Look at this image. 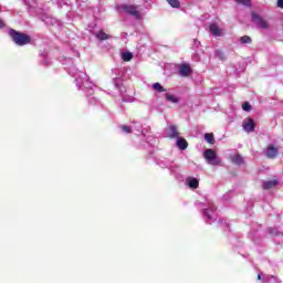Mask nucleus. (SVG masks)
Instances as JSON below:
<instances>
[{
    "label": "nucleus",
    "instance_id": "obj_1",
    "mask_svg": "<svg viewBox=\"0 0 283 283\" xmlns=\"http://www.w3.org/2000/svg\"><path fill=\"white\" fill-rule=\"evenodd\" d=\"M9 36L12 39L15 45H20L21 48H23V45H30V43H32V38H30V35L21 33L14 29L9 30Z\"/></svg>",
    "mask_w": 283,
    "mask_h": 283
},
{
    "label": "nucleus",
    "instance_id": "obj_2",
    "mask_svg": "<svg viewBox=\"0 0 283 283\" xmlns=\"http://www.w3.org/2000/svg\"><path fill=\"white\" fill-rule=\"evenodd\" d=\"M203 158L207 160L209 165H220V160L218 159L216 150L211 148L205 150Z\"/></svg>",
    "mask_w": 283,
    "mask_h": 283
},
{
    "label": "nucleus",
    "instance_id": "obj_3",
    "mask_svg": "<svg viewBox=\"0 0 283 283\" xmlns=\"http://www.w3.org/2000/svg\"><path fill=\"white\" fill-rule=\"evenodd\" d=\"M252 21L262 30H269V22L264 20L260 14L252 12Z\"/></svg>",
    "mask_w": 283,
    "mask_h": 283
},
{
    "label": "nucleus",
    "instance_id": "obj_4",
    "mask_svg": "<svg viewBox=\"0 0 283 283\" xmlns=\"http://www.w3.org/2000/svg\"><path fill=\"white\" fill-rule=\"evenodd\" d=\"M124 12L130 14V17H135V19L140 20V12L138 11V7L133 4L123 6Z\"/></svg>",
    "mask_w": 283,
    "mask_h": 283
},
{
    "label": "nucleus",
    "instance_id": "obj_5",
    "mask_svg": "<svg viewBox=\"0 0 283 283\" xmlns=\"http://www.w3.org/2000/svg\"><path fill=\"white\" fill-rule=\"evenodd\" d=\"M242 127L247 134H251L255 132V120H253L251 117H248L243 120Z\"/></svg>",
    "mask_w": 283,
    "mask_h": 283
},
{
    "label": "nucleus",
    "instance_id": "obj_6",
    "mask_svg": "<svg viewBox=\"0 0 283 283\" xmlns=\"http://www.w3.org/2000/svg\"><path fill=\"white\" fill-rule=\"evenodd\" d=\"M277 154H280V149L277 147H275L274 145L268 146L266 153H265L266 158H269L270 160H273L277 158Z\"/></svg>",
    "mask_w": 283,
    "mask_h": 283
},
{
    "label": "nucleus",
    "instance_id": "obj_7",
    "mask_svg": "<svg viewBox=\"0 0 283 283\" xmlns=\"http://www.w3.org/2000/svg\"><path fill=\"white\" fill-rule=\"evenodd\" d=\"M191 65L187 64V63H184V64H180L179 66V74L180 76H191Z\"/></svg>",
    "mask_w": 283,
    "mask_h": 283
},
{
    "label": "nucleus",
    "instance_id": "obj_8",
    "mask_svg": "<svg viewBox=\"0 0 283 283\" xmlns=\"http://www.w3.org/2000/svg\"><path fill=\"white\" fill-rule=\"evenodd\" d=\"M180 136V133L178 132V127L175 125H170L168 128V137L170 138H178Z\"/></svg>",
    "mask_w": 283,
    "mask_h": 283
},
{
    "label": "nucleus",
    "instance_id": "obj_9",
    "mask_svg": "<svg viewBox=\"0 0 283 283\" xmlns=\"http://www.w3.org/2000/svg\"><path fill=\"white\" fill-rule=\"evenodd\" d=\"M277 185H280V181H277V179L268 180L263 182V189H273V187H277Z\"/></svg>",
    "mask_w": 283,
    "mask_h": 283
},
{
    "label": "nucleus",
    "instance_id": "obj_10",
    "mask_svg": "<svg viewBox=\"0 0 283 283\" xmlns=\"http://www.w3.org/2000/svg\"><path fill=\"white\" fill-rule=\"evenodd\" d=\"M177 147L179 149H181L182 151H185V149H187V147H189V143L187 142V139L179 137L177 139Z\"/></svg>",
    "mask_w": 283,
    "mask_h": 283
},
{
    "label": "nucleus",
    "instance_id": "obj_11",
    "mask_svg": "<svg viewBox=\"0 0 283 283\" xmlns=\"http://www.w3.org/2000/svg\"><path fill=\"white\" fill-rule=\"evenodd\" d=\"M210 32L213 36H222V31L218 27V24H210Z\"/></svg>",
    "mask_w": 283,
    "mask_h": 283
},
{
    "label": "nucleus",
    "instance_id": "obj_12",
    "mask_svg": "<svg viewBox=\"0 0 283 283\" xmlns=\"http://www.w3.org/2000/svg\"><path fill=\"white\" fill-rule=\"evenodd\" d=\"M187 181H188V187H190V189H198L200 185V181H198V179L193 177H189Z\"/></svg>",
    "mask_w": 283,
    "mask_h": 283
},
{
    "label": "nucleus",
    "instance_id": "obj_13",
    "mask_svg": "<svg viewBox=\"0 0 283 283\" xmlns=\"http://www.w3.org/2000/svg\"><path fill=\"white\" fill-rule=\"evenodd\" d=\"M165 98H166V101H168L169 103H175V104L180 103V99H179L176 95H171V94H169V93H166V94H165Z\"/></svg>",
    "mask_w": 283,
    "mask_h": 283
},
{
    "label": "nucleus",
    "instance_id": "obj_14",
    "mask_svg": "<svg viewBox=\"0 0 283 283\" xmlns=\"http://www.w3.org/2000/svg\"><path fill=\"white\" fill-rule=\"evenodd\" d=\"M205 140L209 143V145H216V137H213V133L205 134Z\"/></svg>",
    "mask_w": 283,
    "mask_h": 283
},
{
    "label": "nucleus",
    "instance_id": "obj_15",
    "mask_svg": "<svg viewBox=\"0 0 283 283\" xmlns=\"http://www.w3.org/2000/svg\"><path fill=\"white\" fill-rule=\"evenodd\" d=\"M231 160L233 165H244V158H242V155H235Z\"/></svg>",
    "mask_w": 283,
    "mask_h": 283
},
{
    "label": "nucleus",
    "instance_id": "obj_16",
    "mask_svg": "<svg viewBox=\"0 0 283 283\" xmlns=\"http://www.w3.org/2000/svg\"><path fill=\"white\" fill-rule=\"evenodd\" d=\"M214 54L220 61H227V55L224 54V51L218 49L214 51Z\"/></svg>",
    "mask_w": 283,
    "mask_h": 283
},
{
    "label": "nucleus",
    "instance_id": "obj_17",
    "mask_svg": "<svg viewBox=\"0 0 283 283\" xmlns=\"http://www.w3.org/2000/svg\"><path fill=\"white\" fill-rule=\"evenodd\" d=\"M96 38L99 40V41H107V39H109V34L103 32V31H99L97 34H96Z\"/></svg>",
    "mask_w": 283,
    "mask_h": 283
},
{
    "label": "nucleus",
    "instance_id": "obj_18",
    "mask_svg": "<svg viewBox=\"0 0 283 283\" xmlns=\"http://www.w3.org/2000/svg\"><path fill=\"white\" fill-rule=\"evenodd\" d=\"M122 59L123 61L128 63L129 61H132V59H134V54H132V52H125L122 54Z\"/></svg>",
    "mask_w": 283,
    "mask_h": 283
},
{
    "label": "nucleus",
    "instance_id": "obj_19",
    "mask_svg": "<svg viewBox=\"0 0 283 283\" xmlns=\"http://www.w3.org/2000/svg\"><path fill=\"white\" fill-rule=\"evenodd\" d=\"M153 88L155 90V92H167V88H165L163 85H160V83L156 82L155 84H153Z\"/></svg>",
    "mask_w": 283,
    "mask_h": 283
},
{
    "label": "nucleus",
    "instance_id": "obj_20",
    "mask_svg": "<svg viewBox=\"0 0 283 283\" xmlns=\"http://www.w3.org/2000/svg\"><path fill=\"white\" fill-rule=\"evenodd\" d=\"M240 43H242V44L253 43V40L249 35H243L240 38Z\"/></svg>",
    "mask_w": 283,
    "mask_h": 283
},
{
    "label": "nucleus",
    "instance_id": "obj_21",
    "mask_svg": "<svg viewBox=\"0 0 283 283\" xmlns=\"http://www.w3.org/2000/svg\"><path fill=\"white\" fill-rule=\"evenodd\" d=\"M167 2L169 3V6L171 8H180V1L179 0H167Z\"/></svg>",
    "mask_w": 283,
    "mask_h": 283
},
{
    "label": "nucleus",
    "instance_id": "obj_22",
    "mask_svg": "<svg viewBox=\"0 0 283 283\" xmlns=\"http://www.w3.org/2000/svg\"><path fill=\"white\" fill-rule=\"evenodd\" d=\"M251 109H252V106L250 105L249 102H244V103L242 104V111H243V112H251Z\"/></svg>",
    "mask_w": 283,
    "mask_h": 283
},
{
    "label": "nucleus",
    "instance_id": "obj_23",
    "mask_svg": "<svg viewBox=\"0 0 283 283\" xmlns=\"http://www.w3.org/2000/svg\"><path fill=\"white\" fill-rule=\"evenodd\" d=\"M237 3L241 6H251V0H234Z\"/></svg>",
    "mask_w": 283,
    "mask_h": 283
},
{
    "label": "nucleus",
    "instance_id": "obj_24",
    "mask_svg": "<svg viewBox=\"0 0 283 283\" xmlns=\"http://www.w3.org/2000/svg\"><path fill=\"white\" fill-rule=\"evenodd\" d=\"M122 129L126 133V134H132V127L129 126H122Z\"/></svg>",
    "mask_w": 283,
    "mask_h": 283
},
{
    "label": "nucleus",
    "instance_id": "obj_25",
    "mask_svg": "<svg viewBox=\"0 0 283 283\" xmlns=\"http://www.w3.org/2000/svg\"><path fill=\"white\" fill-rule=\"evenodd\" d=\"M203 216H206V218H208V220H211V214H209L208 210L203 211Z\"/></svg>",
    "mask_w": 283,
    "mask_h": 283
},
{
    "label": "nucleus",
    "instance_id": "obj_26",
    "mask_svg": "<svg viewBox=\"0 0 283 283\" xmlns=\"http://www.w3.org/2000/svg\"><path fill=\"white\" fill-rule=\"evenodd\" d=\"M270 233H271V235H277V230H275V229H270Z\"/></svg>",
    "mask_w": 283,
    "mask_h": 283
},
{
    "label": "nucleus",
    "instance_id": "obj_27",
    "mask_svg": "<svg viewBox=\"0 0 283 283\" xmlns=\"http://www.w3.org/2000/svg\"><path fill=\"white\" fill-rule=\"evenodd\" d=\"M6 28V22H3V20L0 19V30Z\"/></svg>",
    "mask_w": 283,
    "mask_h": 283
},
{
    "label": "nucleus",
    "instance_id": "obj_28",
    "mask_svg": "<svg viewBox=\"0 0 283 283\" xmlns=\"http://www.w3.org/2000/svg\"><path fill=\"white\" fill-rule=\"evenodd\" d=\"M277 8H283V0H277Z\"/></svg>",
    "mask_w": 283,
    "mask_h": 283
},
{
    "label": "nucleus",
    "instance_id": "obj_29",
    "mask_svg": "<svg viewBox=\"0 0 283 283\" xmlns=\"http://www.w3.org/2000/svg\"><path fill=\"white\" fill-rule=\"evenodd\" d=\"M258 280H262V275L261 274H258Z\"/></svg>",
    "mask_w": 283,
    "mask_h": 283
}]
</instances>
